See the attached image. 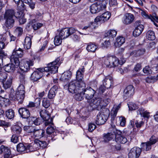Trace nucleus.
<instances>
[{
  "mask_svg": "<svg viewBox=\"0 0 158 158\" xmlns=\"http://www.w3.org/2000/svg\"><path fill=\"white\" fill-rule=\"evenodd\" d=\"M102 61L106 67H112L118 66L119 64L122 65L126 60L123 59L121 62L115 56L107 55L102 58Z\"/></svg>",
  "mask_w": 158,
  "mask_h": 158,
  "instance_id": "obj_1",
  "label": "nucleus"
},
{
  "mask_svg": "<svg viewBox=\"0 0 158 158\" xmlns=\"http://www.w3.org/2000/svg\"><path fill=\"white\" fill-rule=\"evenodd\" d=\"M17 17L15 15V12L12 9L6 10L4 18L5 20V25L8 29H10L13 26L15 20Z\"/></svg>",
  "mask_w": 158,
  "mask_h": 158,
  "instance_id": "obj_2",
  "label": "nucleus"
},
{
  "mask_svg": "<svg viewBox=\"0 0 158 158\" xmlns=\"http://www.w3.org/2000/svg\"><path fill=\"white\" fill-rule=\"evenodd\" d=\"M59 58L57 57L54 61L48 64L47 67L44 68V71L51 73H55L58 72L59 66Z\"/></svg>",
  "mask_w": 158,
  "mask_h": 158,
  "instance_id": "obj_3",
  "label": "nucleus"
},
{
  "mask_svg": "<svg viewBox=\"0 0 158 158\" xmlns=\"http://www.w3.org/2000/svg\"><path fill=\"white\" fill-rule=\"evenodd\" d=\"M104 110L105 112H101L99 113L97 115L96 119V123L97 124L101 125L104 124L107 120L109 113V110L107 109L104 108Z\"/></svg>",
  "mask_w": 158,
  "mask_h": 158,
  "instance_id": "obj_4",
  "label": "nucleus"
},
{
  "mask_svg": "<svg viewBox=\"0 0 158 158\" xmlns=\"http://www.w3.org/2000/svg\"><path fill=\"white\" fill-rule=\"evenodd\" d=\"M33 65V61L32 60H22L19 62V68L22 71L26 72L30 69V67Z\"/></svg>",
  "mask_w": 158,
  "mask_h": 158,
  "instance_id": "obj_5",
  "label": "nucleus"
},
{
  "mask_svg": "<svg viewBox=\"0 0 158 158\" xmlns=\"http://www.w3.org/2000/svg\"><path fill=\"white\" fill-rule=\"evenodd\" d=\"M23 55V52L21 49L19 48L18 50H14L12 55L10 56V60L11 61L16 62L17 66L19 64V61L18 58L21 57Z\"/></svg>",
  "mask_w": 158,
  "mask_h": 158,
  "instance_id": "obj_6",
  "label": "nucleus"
},
{
  "mask_svg": "<svg viewBox=\"0 0 158 158\" xmlns=\"http://www.w3.org/2000/svg\"><path fill=\"white\" fill-rule=\"evenodd\" d=\"M110 101V100L109 98L104 99L103 100L100 98L96 99L94 100L93 102L95 106H94V108H97L98 110L101 109L103 107L106 106Z\"/></svg>",
  "mask_w": 158,
  "mask_h": 158,
  "instance_id": "obj_7",
  "label": "nucleus"
},
{
  "mask_svg": "<svg viewBox=\"0 0 158 158\" xmlns=\"http://www.w3.org/2000/svg\"><path fill=\"white\" fill-rule=\"evenodd\" d=\"M79 83L77 81H73L70 82L68 85H65L64 88H67L68 87V89L69 91L72 93H76L77 91L78 90L77 88H78V86H81V85L80 83Z\"/></svg>",
  "mask_w": 158,
  "mask_h": 158,
  "instance_id": "obj_8",
  "label": "nucleus"
},
{
  "mask_svg": "<svg viewBox=\"0 0 158 158\" xmlns=\"http://www.w3.org/2000/svg\"><path fill=\"white\" fill-rule=\"evenodd\" d=\"M106 7L105 4L103 5L100 2H97L92 4L90 7V12L92 14H95L99 12L101 10L105 9Z\"/></svg>",
  "mask_w": 158,
  "mask_h": 158,
  "instance_id": "obj_9",
  "label": "nucleus"
},
{
  "mask_svg": "<svg viewBox=\"0 0 158 158\" xmlns=\"http://www.w3.org/2000/svg\"><path fill=\"white\" fill-rule=\"evenodd\" d=\"M81 86H78V90L74 96V98L77 101H81L83 99V95H84L83 88H85L86 85L84 82H81Z\"/></svg>",
  "mask_w": 158,
  "mask_h": 158,
  "instance_id": "obj_10",
  "label": "nucleus"
},
{
  "mask_svg": "<svg viewBox=\"0 0 158 158\" xmlns=\"http://www.w3.org/2000/svg\"><path fill=\"white\" fill-rule=\"evenodd\" d=\"M110 131H111L110 132L103 134L102 141L107 142L115 137L116 131L115 128L114 127L110 128Z\"/></svg>",
  "mask_w": 158,
  "mask_h": 158,
  "instance_id": "obj_11",
  "label": "nucleus"
},
{
  "mask_svg": "<svg viewBox=\"0 0 158 158\" xmlns=\"http://www.w3.org/2000/svg\"><path fill=\"white\" fill-rule=\"evenodd\" d=\"M110 16L111 15L109 12H106L101 15L97 16L95 18L94 21L96 23H104L110 19Z\"/></svg>",
  "mask_w": 158,
  "mask_h": 158,
  "instance_id": "obj_12",
  "label": "nucleus"
},
{
  "mask_svg": "<svg viewBox=\"0 0 158 158\" xmlns=\"http://www.w3.org/2000/svg\"><path fill=\"white\" fill-rule=\"evenodd\" d=\"M40 114L43 120L45 121L44 124L46 126L52 122V119L50 118V114L46 110H41L40 112Z\"/></svg>",
  "mask_w": 158,
  "mask_h": 158,
  "instance_id": "obj_13",
  "label": "nucleus"
},
{
  "mask_svg": "<svg viewBox=\"0 0 158 158\" xmlns=\"http://www.w3.org/2000/svg\"><path fill=\"white\" fill-rule=\"evenodd\" d=\"M43 69L39 68L31 74V79L33 82L37 81L43 76Z\"/></svg>",
  "mask_w": 158,
  "mask_h": 158,
  "instance_id": "obj_14",
  "label": "nucleus"
},
{
  "mask_svg": "<svg viewBox=\"0 0 158 158\" xmlns=\"http://www.w3.org/2000/svg\"><path fill=\"white\" fill-rule=\"evenodd\" d=\"M25 94H23V95L20 94V93H18L16 92L15 94H11L10 95V99L13 101H18V103L19 104H21L23 102Z\"/></svg>",
  "mask_w": 158,
  "mask_h": 158,
  "instance_id": "obj_15",
  "label": "nucleus"
},
{
  "mask_svg": "<svg viewBox=\"0 0 158 158\" xmlns=\"http://www.w3.org/2000/svg\"><path fill=\"white\" fill-rule=\"evenodd\" d=\"M135 28L133 32L134 36H138L142 33L144 29V26L141 24L140 21H136L135 23Z\"/></svg>",
  "mask_w": 158,
  "mask_h": 158,
  "instance_id": "obj_16",
  "label": "nucleus"
},
{
  "mask_svg": "<svg viewBox=\"0 0 158 158\" xmlns=\"http://www.w3.org/2000/svg\"><path fill=\"white\" fill-rule=\"evenodd\" d=\"M141 152V148L138 147H134L131 148L128 153L129 158H138Z\"/></svg>",
  "mask_w": 158,
  "mask_h": 158,
  "instance_id": "obj_17",
  "label": "nucleus"
},
{
  "mask_svg": "<svg viewBox=\"0 0 158 158\" xmlns=\"http://www.w3.org/2000/svg\"><path fill=\"white\" fill-rule=\"evenodd\" d=\"M83 91L86 99H90L93 98L95 94V91L90 87H87L85 89L83 88Z\"/></svg>",
  "mask_w": 158,
  "mask_h": 158,
  "instance_id": "obj_18",
  "label": "nucleus"
},
{
  "mask_svg": "<svg viewBox=\"0 0 158 158\" xmlns=\"http://www.w3.org/2000/svg\"><path fill=\"white\" fill-rule=\"evenodd\" d=\"M134 19V15L131 13H126L124 16L123 21L126 24H129L132 23Z\"/></svg>",
  "mask_w": 158,
  "mask_h": 158,
  "instance_id": "obj_19",
  "label": "nucleus"
},
{
  "mask_svg": "<svg viewBox=\"0 0 158 158\" xmlns=\"http://www.w3.org/2000/svg\"><path fill=\"white\" fill-rule=\"evenodd\" d=\"M113 78L110 76H106L103 80V84L108 89L110 88L113 85Z\"/></svg>",
  "mask_w": 158,
  "mask_h": 158,
  "instance_id": "obj_20",
  "label": "nucleus"
},
{
  "mask_svg": "<svg viewBox=\"0 0 158 158\" xmlns=\"http://www.w3.org/2000/svg\"><path fill=\"white\" fill-rule=\"evenodd\" d=\"M5 54H0V80L3 81L7 77V74L4 72H2V66H3V59L2 56H5Z\"/></svg>",
  "mask_w": 158,
  "mask_h": 158,
  "instance_id": "obj_21",
  "label": "nucleus"
},
{
  "mask_svg": "<svg viewBox=\"0 0 158 158\" xmlns=\"http://www.w3.org/2000/svg\"><path fill=\"white\" fill-rule=\"evenodd\" d=\"M11 64H7L4 66V69L6 72H12L19 66V64L17 66V64L15 61V62L11 61Z\"/></svg>",
  "mask_w": 158,
  "mask_h": 158,
  "instance_id": "obj_22",
  "label": "nucleus"
},
{
  "mask_svg": "<svg viewBox=\"0 0 158 158\" xmlns=\"http://www.w3.org/2000/svg\"><path fill=\"white\" fill-rule=\"evenodd\" d=\"M134 93V89L132 85L128 86L124 90V95L126 97H131Z\"/></svg>",
  "mask_w": 158,
  "mask_h": 158,
  "instance_id": "obj_23",
  "label": "nucleus"
},
{
  "mask_svg": "<svg viewBox=\"0 0 158 158\" xmlns=\"http://www.w3.org/2000/svg\"><path fill=\"white\" fill-rule=\"evenodd\" d=\"M84 68H82L79 69L76 72V78L77 80V81L79 83H80L81 82H84L83 81V74L84 72Z\"/></svg>",
  "mask_w": 158,
  "mask_h": 158,
  "instance_id": "obj_24",
  "label": "nucleus"
},
{
  "mask_svg": "<svg viewBox=\"0 0 158 158\" xmlns=\"http://www.w3.org/2000/svg\"><path fill=\"white\" fill-rule=\"evenodd\" d=\"M19 112L20 116L23 118H27L30 116V113L29 110L26 108L19 109Z\"/></svg>",
  "mask_w": 158,
  "mask_h": 158,
  "instance_id": "obj_25",
  "label": "nucleus"
},
{
  "mask_svg": "<svg viewBox=\"0 0 158 158\" xmlns=\"http://www.w3.org/2000/svg\"><path fill=\"white\" fill-rule=\"evenodd\" d=\"M44 131L42 129L35 130L32 134H31V137L35 139V138H37L40 139L44 135Z\"/></svg>",
  "mask_w": 158,
  "mask_h": 158,
  "instance_id": "obj_26",
  "label": "nucleus"
},
{
  "mask_svg": "<svg viewBox=\"0 0 158 158\" xmlns=\"http://www.w3.org/2000/svg\"><path fill=\"white\" fill-rule=\"evenodd\" d=\"M125 39L124 37L122 36H118L114 42V46L116 47H119L125 43Z\"/></svg>",
  "mask_w": 158,
  "mask_h": 158,
  "instance_id": "obj_27",
  "label": "nucleus"
},
{
  "mask_svg": "<svg viewBox=\"0 0 158 158\" xmlns=\"http://www.w3.org/2000/svg\"><path fill=\"white\" fill-rule=\"evenodd\" d=\"M57 87L56 85H54L51 88L48 94V97L49 98H53L55 97L56 94L57 92Z\"/></svg>",
  "mask_w": 158,
  "mask_h": 158,
  "instance_id": "obj_28",
  "label": "nucleus"
},
{
  "mask_svg": "<svg viewBox=\"0 0 158 158\" xmlns=\"http://www.w3.org/2000/svg\"><path fill=\"white\" fill-rule=\"evenodd\" d=\"M69 36V33L68 28H65L60 31V39L66 38Z\"/></svg>",
  "mask_w": 158,
  "mask_h": 158,
  "instance_id": "obj_29",
  "label": "nucleus"
},
{
  "mask_svg": "<svg viewBox=\"0 0 158 158\" xmlns=\"http://www.w3.org/2000/svg\"><path fill=\"white\" fill-rule=\"evenodd\" d=\"M30 124H34L35 125H39L42 122L41 118H36L34 117H31L30 118Z\"/></svg>",
  "mask_w": 158,
  "mask_h": 158,
  "instance_id": "obj_30",
  "label": "nucleus"
},
{
  "mask_svg": "<svg viewBox=\"0 0 158 158\" xmlns=\"http://www.w3.org/2000/svg\"><path fill=\"white\" fill-rule=\"evenodd\" d=\"M115 137L116 141L118 143L124 144L127 141V138L124 136L117 135H115Z\"/></svg>",
  "mask_w": 158,
  "mask_h": 158,
  "instance_id": "obj_31",
  "label": "nucleus"
},
{
  "mask_svg": "<svg viewBox=\"0 0 158 158\" xmlns=\"http://www.w3.org/2000/svg\"><path fill=\"white\" fill-rule=\"evenodd\" d=\"M137 113L138 115H140L144 118H148L150 117V113L142 108H139L137 110Z\"/></svg>",
  "mask_w": 158,
  "mask_h": 158,
  "instance_id": "obj_32",
  "label": "nucleus"
},
{
  "mask_svg": "<svg viewBox=\"0 0 158 158\" xmlns=\"http://www.w3.org/2000/svg\"><path fill=\"white\" fill-rule=\"evenodd\" d=\"M12 79L13 77L11 76H9L8 78L6 81L3 82V86L5 89H6L10 88L11 85Z\"/></svg>",
  "mask_w": 158,
  "mask_h": 158,
  "instance_id": "obj_33",
  "label": "nucleus"
},
{
  "mask_svg": "<svg viewBox=\"0 0 158 158\" xmlns=\"http://www.w3.org/2000/svg\"><path fill=\"white\" fill-rule=\"evenodd\" d=\"M27 152H33L38 149V148L37 144L35 142V140H34V143H31L29 145L27 146Z\"/></svg>",
  "mask_w": 158,
  "mask_h": 158,
  "instance_id": "obj_34",
  "label": "nucleus"
},
{
  "mask_svg": "<svg viewBox=\"0 0 158 158\" xmlns=\"http://www.w3.org/2000/svg\"><path fill=\"white\" fill-rule=\"evenodd\" d=\"M35 140L38 149L39 148H45L48 145L47 143L44 141L40 140L37 139Z\"/></svg>",
  "mask_w": 158,
  "mask_h": 158,
  "instance_id": "obj_35",
  "label": "nucleus"
},
{
  "mask_svg": "<svg viewBox=\"0 0 158 158\" xmlns=\"http://www.w3.org/2000/svg\"><path fill=\"white\" fill-rule=\"evenodd\" d=\"M52 122H51V123H50L48 125H48V126L47 128L46 132L47 134L48 135L54 134V132L55 131V129L54 127V125Z\"/></svg>",
  "mask_w": 158,
  "mask_h": 158,
  "instance_id": "obj_36",
  "label": "nucleus"
},
{
  "mask_svg": "<svg viewBox=\"0 0 158 158\" xmlns=\"http://www.w3.org/2000/svg\"><path fill=\"white\" fill-rule=\"evenodd\" d=\"M24 48L25 49H29L31 45V39L29 37H26L25 39L24 44Z\"/></svg>",
  "mask_w": 158,
  "mask_h": 158,
  "instance_id": "obj_37",
  "label": "nucleus"
},
{
  "mask_svg": "<svg viewBox=\"0 0 158 158\" xmlns=\"http://www.w3.org/2000/svg\"><path fill=\"white\" fill-rule=\"evenodd\" d=\"M72 74V73L70 70L65 72L62 74L61 79L63 81L68 80L71 77Z\"/></svg>",
  "mask_w": 158,
  "mask_h": 158,
  "instance_id": "obj_38",
  "label": "nucleus"
},
{
  "mask_svg": "<svg viewBox=\"0 0 158 158\" xmlns=\"http://www.w3.org/2000/svg\"><path fill=\"white\" fill-rule=\"evenodd\" d=\"M146 37L148 40H154L156 38L154 32L151 30L147 32Z\"/></svg>",
  "mask_w": 158,
  "mask_h": 158,
  "instance_id": "obj_39",
  "label": "nucleus"
},
{
  "mask_svg": "<svg viewBox=\"0 0 158 158\" xmlns=\"http://www.w3.org/2000/svg\"><path fill=\"white\" fill-rule=\"evenodd\" d=\"M152 146L148 142L142 143L141 145V149L148 151L151 149Z\"/></svg>",
  "mask_w": 158,
  "mask_h": 158,
  "instance_id": "obj_40",
  "label": "nucleus"
},
{
  "mask_svg": "<svg viewBox=\"0 0 158 158\" xmlns=\"http://www.w3.org/2000/svg\"><path fill=\"white\" fill-rule=\"evenodd\" d=\"M17 151L20 152H24L25 151L27 152V148L23 143H20L18 144L17 147Z\"/></svg>",
  "mask_w": 158,
  "mask_h": 158,
  "instance_id": "obj_41",
  "label": "nucleus"
},
{
  "mask_svg": "<svg viewBox=\"0 0 158 158\" xmlns=\"http://www.w3.org/2000/svg\"><path fill=\"white\" fill-rule=\"evenodd\" d=\"M86 49L89 52H94L97 49V46L94 44L89 43L87 45Z\"/></svg>",
  "mask_w": 158,
  "mask_h": 158,
  "instance_id": "obj_42",
  "label": "nucleus"
},
{
  "mask_svg": "<svg viewBox=\"0 0 158 158\" xmlns=\"http://www.w3.org/2000/svg\"><path fill=\"white\" fill-rule=\"evenodd\" d=\"M6 115L7 118L9 119L13 118L15 116V113L13 110L12 109H9L6 110Z\"/></svg>",
  "mask_w": 158,
  "mask_h": 158,
  "instance_id": "obj_43",
  "label": "nucleus"
},
{
  "mask_svg": "<svg viewBox=\"0 0 158 158\" xmlns=\"http://www.w3.org/2000/svg\"><path fill=\"white\" fill-rule=\"evenodd\" d=\"M3 153L4 158H11L12 157L10 150L7 147H6Z\"/></svg>",
  "mask_w": 158,
  "mask_h": 158,
  "instance_id": "obj_44",
  "label": "nucleus"
},
{
  "mask_svg": "<svg viewBox=\"0 0 158 158\" xmlns=\"http://www.w3.org/2000/svg\"><path fill=\"white\" fill-rule=\"evenodd\" d=\"M42 105L45 108H48L50 106L49 100L47 98H43L42 101Z\"/></svg>",
  "mask_w": 158,
  "mask_h": 158,
  "instance_id": "obj_45",
  "label": "nucleus"
},
{
  "mask_svg": "<svg viewBox=\"0 0 158 158\" xmlns=\"http://www.w3.org/2000/svg\"><path fill=\"white\" fill-rule=\"evenodd\" d=\"M18 93H20L23 95V94H25V87L24 85L20 84L18 86L16 91Z\"/></svg>",
  "mask_w": 158,
  "mask_h": 158,
  "instance_id": "obj_46",
  "label": "nucleus"
},
{
  "mask_svg": "<svg viewBox=\"0 0 158 158\" xmlns=\"http://www.w3.org/2000/svg\"><path fill=\"white\" fill-rule=\"evenodd\" d=\"M13 132L16 134H19L22 132V128L18 125H15L12 127Z\"/></svg>",
  "mask_w": 158,
  "mask_h": 158,
  "instance_id": "obj_47",
  "label": "nucleus"
},
{
  "mask_svg": "<svg viewBox=\"0 0 158 158\" xmlns=\"http://www.w3.org/2000/svg\"><path fill=\"white\" fill-rule=\"evenodd\" d=\"M34 127L32 126H25L24 130L27 133H33L35 130Z\"/></svg>",
  "mask_w": 158,
  "mask_h": 158,
  "instance_id": "obj_48",
  "label": "nucleus"
},
{
  "mask_svg": "<svg viewBox=\"0 0 158 158\" xmlns=\"http://www.w3.org/2000/svg\"><path fill=\"white\" fill-rule=\"evenodd\" d=\"M23 2L27 4L29 7L31 9H33L35 8V3L32 0H23Z\"/></svg>",
  "mask_w": 158,
  "mask_h": 158,
  "instance_id": "obj_49",
  "label": "nucleus"
},
{
  "mask_svg": "<svg viewBox=\"0 0 158 158\" xmlns=\"http://www.w3.org/2000/svg\"><path fill=\"white\" fill-rule=\"evenodd\" d=\"M117 34V31L114 30H109L106 33V34L107 36L112 37H115Z\"/></svg>",
  "mask_w": 158,
  "mask_h": 158,
  "instance_id": "obj_50",
  "label": "nucleus"
},
{
  "mask_svg": "<svg viewBox=\"0 0 158 158\" xmlns=\"http://www.w3.org/2000/svg\"><path fill=\"white\" fill-rule=\"evenodd\" d=\"M145 80L147 83H153L156 81V78L155 76H149L146 77Z\"/></svg>",
  "mask_w": 158,
  "mask_h": 158,
  "instance_id": "obj_51",
  "label": "nucleus"
},
{
  "mask_svg": "<svg viewBox=\"0 0 158 158\" xmlns=\"http://www.w3.org/2000/svg\"><path fill=\"white\" fill-rule=\"evenodd\" d=\"M19 15L21 14L20 16H18V17L19 18V22L20 24H23L26 22V19L24 17V15L22 12L19 13Z\"/></svg>",
  "mask_w": 158,
  "mask_h": 158,
  "instance_id": "obj_52",
  "label": "nucleus"
},
{
  "mask_svg": "<svg viewBox=\"0 0 158 158\" xmlns=\"http://www.w3.org/2000/svg\"><path fill=\"white\" fill-rule=\"evenodd\" d=\"M43 26V24L38 22H35L32 25V27L35 30H37Z\"/></svg>",
  "mask_w": 158,
  "mask_h": 158,
  "instance_id": "obj_53",
  "label": "nucleus"
},
{
  "mask_svg": "<svg viewBox=\"0 0 158 158\" xmlns=\"http://www.w3.org/2000/svg\"><path fill=\"white\" fill-rule=\"evenodd\" d=\"M0 41L1 42L5 43V44H7L8 42L6 41V34L5 33L3 34L0 35Z\"/></svg>",
  "mask_w": 158,
  "mask_h": 158,
  "instance_id": "obj_54",
  "label": "nucleus"
},
{
  "mask_svg": "<svg viewBox=\"0 0 158 158\" xmlns=\"http://www.w3.org/2000/svg\"><path fill=\"white\" fill-rule=\"evenodd\" d=\"M128 105L130 110H135L138 108L136 105L133 102L130 103Z\"/></svg>",
  "mask_w": 158,
  "mask_h": 158,
  "instance_id": "obj_55",
  "label": "nucleus"
},
{
  "mask_svg": "<svg viewBox=\"0 0 158 158\" xmlns=\"http://www.w3.org/2000/svg\"><path fill=\"white\" fill-rule=\"evenodd\" d=\"M96 127V126L94 123H90L88 125V130L90 132H92Z\"/></svg>",
  "mask_w": 158,
  "mask_h": 158,
  "instance_id": "obj_56",
  "label": "nucleus"
},
{
  "mask_svg": "<svg viewBox=\"0 0 158 158\" xmlns=\"http://www.w3.org/2000/svg\"><path fill=\"white\" fill-rule=\"evenodd\" d=\"M118 111L116 109H115L113 108L111 111V120H114V118L116 117Z\"/></svg>",
  "mask_w": 158,
  "mask_h": 158,
  "instance_id": "obj_57",
  "label": "nucleus"
},
{
  "mask_svg": "<svg viewBox=\"0 0 158 158\" xmlns=\"http://www.w3.org/2000/svg\"><path fill=\"white\" fill-rule=\"evenodd\" d=\"M157 141L156 138L154 136H152L149 139V141H148L150 144L152 145L155 144Z\"/></svg>",
  "mask_w": 158,
  "mask_h": 158,
  "instance_id": "obj_58",
  "label": "nucleus"
},
{
  "mask_svg": "<svg viewBox=\"0 0 158 158\" xmlns=\"http://www.w3.org/2000/svg\"><path fill=\"white\" fill-rule=\"evenodd\" d=\"M144 123L143 121H135V125L136 127L138 128H140L143 125Z\"/></svg>",
  "mask_w": 158,
  "mask_h": 158,
  "instance_id": "obj_59",
  "label": "nucleus"
},
{
  "mask_svg": "<svg viewBox=\"0 0 158 158\" xmlns=\"http://www.w3.org/2000/svg\"><path fill=\"white\" fill-rule=\"evenodd\" d=\"M6 45L5 43L1 42L0 41V54H5L2 50V49L4 48Z\"/></svg>",
  "mask_w": 158,
  "mask_h": 158,
  "instance_id": "obj_60",
  "label": "nucleus"
},
{
  "mask_svg": "<svg viewBox=\"0 0 158 158\" xmlns=\"http://www.w3.org/2000/svg\"><path fill=\"white\" fill-rule=\"evenodd\" d=\"M143 70L144 73L150 74L152 73L151 69L148 66H145L143 68Z\"/></svg>",
  "mask_w": 158,
  "mask_h": 158,
  "instance_id": "obj_61",
  "label": "nucleus"
},
{
  "mask_svg": "<svg viewBox=\"0 0 158 158\" xmlns=\"http://www.w3.org/2000/svg\"><path fill=\"white\" fill-rule=\"evenodd\" d=\"M19 136L13 135L12 136L11 139V141L14 143H16L19 141Z\"/></svg>",
  "mask_w": 158,
  "mask_h": 158,
  "instance_id": "obj_62",
  "label": "nucleus"
},
{
  "mask_svg": "<svg viewBox=\"0 0 158 158\" xmlns=\"http://www.w3.org/2000/svg\"><path fill=\"white\" fill-rule=\"evenodd\" d=\"M119 119L120 125L123 127L125 126L126 123L125 118L123 117H119Z\"/></svg>",
  "mask_w": 158,
  "mask_h": 158,
  "instance_id": "obj_63",
  "label": "nucleus"
},
{
  "mask_svg": "<svg viewBox=\"0 0 158 158\" xmlns=\"http://www.w3.org/2000/svg\"><path fill=\"white\" fill-rule=\"evenodd\" d=\"M102 47L103 48H107L110 45V42L109 40H106L102 44Z\"/></svg>",
  "mask_w": 158,
  "mask_h": 158,
  "instance_id": "obj_64",
  "label": "nucleus"
}]
</instances>
